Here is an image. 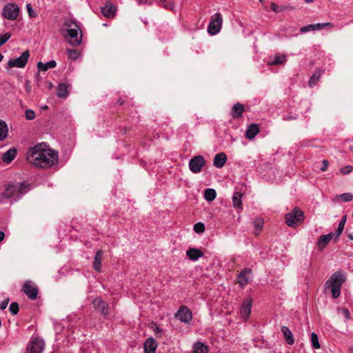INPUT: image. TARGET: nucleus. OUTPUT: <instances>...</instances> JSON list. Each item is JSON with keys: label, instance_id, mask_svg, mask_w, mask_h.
<instances>
[{"label": "nucleus", "instance_id": "f257e3e1", "mask_svg": "<svg viewBox=\"0 0 353 353\" xmlns=\"http://www.w3.org/2000/svg\"><path fill=\"white\" fill-rule=\"evenodd\" d=\"M28 160L37 167L47 168L58 161V154L44 143H38L28 152Z\"/></svg>", "mask_w": 353, "mask_h": 353}, {"label": "nucleus", "instance_id": "f03ea898", "mask_svg": "<svg viewBox=\"0 0 353 353\" xmlns=\"http://www.w3.org/2000/svg\"><path fill=\"white\" fill-rule=\"evenodd\" d=\"M30 184L26 181L8 184L1 193L3 199L17 201L30 190Z\"/></svg>", "mask_w": 353, "mask_h": 353}, {"label": "nucleus", "instance_id": "7ed1b4c3", "mask_svg": "<svg viewBox=\"0 0 353 353\" xmlns=\"http://www.w3.org/2000/svg\"><path fill=\"white\" fill-rule=\"evenodd\" d=\"M67 34L65 35L66 41L72 46H79L82 41V33L78 24L70 19L64 22Z\"/></svg>", "mask_w": 353, "mask_h": 353}, {"label": "nucleus", "instance_id": "20e7f679", "mask_svg": "<svg viewBox=\"0 0 353 353\" xmlns=\"http://www.w3.org/2000/svg\"><path fill=\"white\" fill-rule=\"evenodd\" d=\"M345 279V274L341 271H337L325 282V287L331 290L333 298L336 299L340 296L341 289Z\"/></svg>", "mask_w": 353, "mask_h": 353}, {"label": "nucleus", "instance_id": "39448f33", "mask_svg": "<svg viewBox=\"0 0 353 353\" xmlns=\"http://www.w3.org/2000/svg\"><path fill=\"white\" fill-rule=\"evenodd\" d=\"M285 223L289 227L295 228L304 220L303 212L299 208H295L285 216Z\"/></svg>", "mask_w": 353, "mask_h": 353}, {"label": "nucleus", "instance_id": "423d86ee", "mask_svg": "<svg viewBox=\"0 0 353 353\" xmlns=\"http://www.w3.org/2000/svg\"><path fill=\"white\" fill-rule=\"evenodd\" d=\"M20 12L19 7L14 3L6 4L2 10V16L8 20H15L17 19Z\"/></svg>", "mask_w": 353, "mask_h": 353}, {"label": "nucleus", "instance_id": "0eeeda50", "mask_svg": "<svg viewBox=\"0 0 353 353\" xmlns=\"http://www.w3.org/2000/svg\"><path fill=\"white\" fill-rule=\"evenodd\" d=\"M222 23V17L219 12H216L212 15L208 27V33L211 35L216 34L218 32H219L221 28Z\"/></svg>", "mask_w": 353, "mask_h": 353}, {"label": "nucleus", "instance_id": "6e6552de", "mask_svg": "<svg viewBox=\"0 0 353 353\" xmlns=\"http://www.w3.org/2000/svg\"><path fill=\"white\" fill-rule=\"evenodd\" d=\"M44 346L45 343L42 339L32 338L27 345V353H41Z\"/></svg>", "mask_w": 353, "mask_h": 353}, {"label": "nucleus", "instance_id": "1a4fd4ad", "mask_svg": "<svg viewBox=\"0 0 353 353\" xmlns=\"http://www.w3.org/2000/svg\"><path fill=\"white\" fill-rule=\"evenodd\" d=\"M205 165V160L201 155H197L192 158L189 161V169L194 174L201 171L203 167Z\"/></svg>", "mask_w": 353, "mask_h": 353}, {"label": "nucleus", "instance_id": "9d476101", "mask_svg": "<svg viewBox=\"0 0 353 353\" xmlns=\"http://www.w3.org/2000/svg\"><path fill=\"white\" fill-rule=\"evenodd\" d=\"M30 57L28 50L24 51L19 57L8 61V65L10 68H24Z\"/></svg>", "mask_w": 353, "mask_h": 353}, {"label": "nucleus", "instance_id": "9b49d317", "mask_svg": "<svg viewBox=\"0 0 353 353\" xmlns=\"http://www.w3.org/2000/svg\"><path fill=\"white\" fill-rule=\"evenodd\" d=\"M23 292L30 300H35L38 294V288L32 281H27L23 284Z\"/></svg>", "mask_w": 353, "mask_h": 353}, {"label": "nucleus", "instance_id": "f8f14e48", "mask_svg": "<svg viewBox=\"0 0 353 353\" xmlns=\"http://www.w3.org/2000/svg\"><path fill=\"white\" fill-rule=\"evenodd\" d=\"M175 317L181 322L188 323L192 320V314L191 310L187 306L182 305L175 314Z\"/></svg>", "mask_w": 353, "mask_h": 353}, {"label": "nucleus", "instance_id": "ddd939ff", "mask_svg": "<svg viewBox=\"0 0 353 353\" xmlns=\"http://www.w3.org/2000/svg\"><path fill=\"white\" fill-rule=\"evenodd\" d=\"M95 310L100 312L103 315L106 316L108 314V305L101 298L97 297L92 301Z\"/></svg>", "mask_w": 353, "mask_h": 353}, {"label": "nucleus", "instance_id": "4468645a", "mask_svg": "<svg viewBox=\"0 0 353 353\" xmlns=\"http://www.w3.org/2000/svg\"><path fill=\"white\" fill-rule=\"evenodd\" d=\"M252 305V300L251 298H246L241 307V315L244 319H248L251 312V307Z\"/></svg>", "mask_w": 353, "mask_h": 353}, {"label": "nucleus", "instance_id": "2eb2a0df", "mask_svg": "<svg viewBox=\"0 0 353 353\" xmlns=\"http://www.w3.org/2000/svg\"><path fill=\"white\" fill-rule=\"evenodd\" d=\"M334 237H335V234L332 232L320 236L317 242L319 250L321 251L323 250Z\"/></svg>", "mask_w": 353, "mask_h": 353}, {"label": "nucleus", "instance_id": "dca6fc26", "mask_svg": "<svg viewBox=\"0 0 353 353\" xmlns=\"http://www.w3.org/2000/svg\"><path fill=\"white\" fill-rule=\"evenodd\" d=\"M250 273L251 270L249 268H245L239 274L238 283L242 288L248 283L250 280L248 274Z\"/></svg>", "mask_w": 353, "mask_h": 353}, {"label": "nucleus", "instance_id": "f3484780", "mask_svg": "<svg viewBox=\"0 0 353 353\" xmlns=\"http://www.w3.org/2000/svg\"><path fill=\"white\" fill-rule=\"evenodd\" d=\"M226 161V154L224 152H220L215 155L213 165L218 168H221L225 164Z\"/></svg>", "mask_w": 353, "mask_h": 353}, {"label": "nucleus", "instance_id": "a211bd4d", "mask_svg": "<svg viewBox=\"0 0 353 353\" xmlns=\"http://www.w3.org/2000/svg\"><path fill=\"white\" fill-rule=\"evenodd\" d=\"M157 347V341L152 337L148 338L144 344V350L145 353H155Z\"/></svg>", "mask_w": 353, "mask_h": 353}, {"label": "nucleus", "instance_id": "6ab92c4d", "mask_svg": "<svg viewBox=\"0 0 353 353\" xmlns=\"http://www.w3.org/2000/svg\"><path fill=\"white\" fill-rule=\"evenodd\" d=\"M260 128L259 125L252 123L249 125L245 132V137L247 139L251 140L253 139L255 136L259 132Z\"/></svg>", "mask_w": 353, "mask_h": 353}, {"label": "nucleus", "instance_id": "aec40b11", "mask_svg": "<svg viewBox=\"0 0 353 353\" xmlns=\"http://www.w3.org/2000/svg\"><path fill=\"white\" fill-rule=\"evenodd\" d=\"M17 154L15 148H10L2 154L1 159L4 163H10L16 157Z\"/></svg>", "mask_w": 353, "mask_h": 353}, {"label": "nucleus", "instance_id": "412c9836", "mask_svg": "<svg viewBox=\"0 0 353 353\" xmlns=\"http://www.w3.org/2000/svg\"><path fill=\"white\" fill-rule=\"evenodd\" d=\"M186 255L190 260L195 261H197L200 257L203 256V253L199 249L190 248L187 250Z\"/></svg>", "mask_w": 353, "mask_h": 353}, {"label": "nucleus", "instance_id": "4be33fe9", "mask_svg": "<svg viewBox=\"0 0 353 353\" xmlns=\"http://www.w3.org/2000/svg\"><path fill=\"white\" fill-rule=\"evenodd\" d=\"M116 10L114 4L108 3L101 8V12L106 17H112L116 13Z\"/></svg>", "mask_w": 353, "mask_h": 353}, {"label": "nucleus", "instance_id": "5701e85b", "mask_svg": "<svg viewBox=\"0 0 353 353\" xmlns=\"http://www.w3.org/2000/svg\"><path fill=\"white\" fill-rule=\"evenodd\" d=\"M243 111L244 106L242 104L238 103L233 105L231 114L234 119H237L241 117Z\"/></svg>", "mask_w": 353, "mask_h": 353}, {"label": "nucleus", "instance_id": "b1692460", "mask_svg": "<svg viewBox=\"0 0 353 353\" xmlns=\"http://www.w3.org/2000/svg\"><path fill=\"white\" fill-rule=\"evenodd\" d=\"M102 257H103V252L101 250H98L95 254L94 260L93 262V268L98 272H101Z\"/></svg>", "mask_w": 353, "mask_h": 353}, {"label": "nucleus", "instance_id": "393cba45", "mask_svg": "<svg viewBox=\"0 0 353 353\" xmlns=\"http://www.w3.org/2000/svg\"><path fill=\"white\" fill-rule=\"evenodd\" d=\"M281 331L284 335V338H285L287 343L289 345L294 344V339L292 333L290 331V330L286 326H283L281 327Z\"/></svg>", "mask_w": 353, "mask_h": 353}, {"label": "nucleus", "instance_id": "a878e982", "mask_svg": "<svg viewBox=\"0 0 353 353\" xmlns=\"http://www.w3.org/2000/svg\"><path fill=\"white\" fill-rule=\"evenodd\" d=\"M243 194L239 192H235L232 196L233 206L237 210L242 209L241 198Z\"/></svg>", "mask_w": 353, "mask_h": 353}, {"label": "nucleus", "instance_id": "bb28decb", "mask_svg": "<svg viewBox=\"0 0 353 353\" xmlns=\"http://www.w3.org/2000/svg\"><path fill=\"white\" fill-rule=\"evenodd\" d=\"M57 63L55 61L52 60L46 63L39 62L37 63V68L39 71H46L48 69L54 68L56 67Z\"/></svg>", "mask_w": 353, "mask_h": 353}, {"label": "nucleus", "instance_id": "cd10ccee", "mask_svg": "<svg viewBox=\"0 0 353 353\" xmlns=\"http://www.w3.org/2000/svg\"><path fill=\"white\" fill-rule=\"evenodd\" d=\"M323 72V71H322L320 69H316L315 70L314 73L310 77V79H309V81H308V85L310 88H312L313 86H314L316 84V83L319 80L321 75Z\"/></svg>", "mask_w": 353, "mask_h": 353}, {"label": "nucleus", "instance_id": "c85d7f7f", "mask_svg": "<svg viewBox=\"0 0 353 353\" xmlns=\"http://www.w3.org/2000/svg\"><path fill=\"white\" fill-rule=\"evenodd\" d=\"M8 134V128L6 123L0 119V141L4 140Z\"/></svg>", "mask_w": 353, "mask_h": 353}, {"label": "nucleus", "instance_id": "c756f323", "mask_svg": "<svg viewBox=\"0 0 353 353\" xmlns=\"http://www.w3.org/2000/svg\"><path fill=\"white\" fill-rule=\"evenodd\" d=\"M193 350L194 353H208V348L203 343L196 342L194 346Z\"/></svg>", "mask_w": 353, "mask_h": 353}, {"label": "nucleus", "instance_id": "7c9ffc66", "mask_svg": "<svg viewBox=\"0 0 353 353\" xmlns=\"http://www.w3.org/2000/svg\"><path fill=\"white\" fill-rule=\"evenodd\" d=\"M68 85L65 83H59L57 88V96L59 97H66L68 92Z\"/></svg>", "mask_w": 353, "mask_h": 353}, {"label": "nucleus", "instance_id": "2f4dec72", "mask_svg": "<svg viewBox=\"0 0 353 353\" xmlns=\"http://www.w3.org/2000/svg\"><path fill=\"white\" fill-rule=\"evenodd\" d=\"M216 196V191L212 188L206 189L204 193V198L208 201H212Z\"/></svg>", "mask_w": 353, "mask_h": 353}, {"label": "nucleus", "instance_id": "473e14b6", "mask_svg": "<svg viewBox=\"0 0 353 353\" xmlns=\"http://www.w3.org/2000/svg\"><path fill=\"white\" fill-rule=\"evenodd\" d=\"M347 216L344 215L338 225L337 230L335 233V239H337L343 231L345 224L346 222Z\"/></svg>", "mask_w": 353, "mask_h": 353}, {"label": "nucleus", "instance_id": "72a5a7b5", "mask_svg": "<svg viewBox=\"0 0 353 353\" xmlns=\"http://www.w3.org/2000/svg\"><path fill=\"white\" fill-rule=\"evenodd\" d=\"M286 61L285 55H278L276 56L272 60L269 62V64L271 65H277L281 63H283Z\"/></svg>", "mask_w": 353, "mask_h": 353}, {"label": "nucleus", "instance_id": "f704fd0d", "mask_svg": "<svg viewBox=\"0 0 353 353\" xmlns=\"http://www.w3.org/2000/svg\"><path fill=\"white\" fill-rule=\"evenodd\" d=\"M335 198L336 199H341L344 202H347L352 200L353 194L352 193H343L336 195Z\"/></svg>", "mask_w": 353, "mask_h": 353}, {"label": "nucleus", "instance_id": "c9c22d12", "mask_svg": "<svg viewBox=\"0 0 353 353\" xmlns=\"http://www.w3.org/2000/svg\"><path fill=\"white\" fill-rule=\"evenodd\" d=\"M254 225L256 228L254 233L256 235H258L263 226V221L261 219H257L254 221Z\"/></svg>", "mask_w": 353, "mask_h": 353}, {"label": "nucleus", "instance_id": "e433bc0d", "mask_svg": "<svg viewBox=\"0 0 353 353\" xmlns=\"http://www.w3.org/2000/svg\"><path fill=\"white\" fill-rule=\"evenodd\" d=\"M311 342L312 347L314 348L319 349L321 347V345L319 342L318 336L314 332H312L311 334Z\"/></svg>", "mask_w": 353, "mask_h": 353}, {"label": "nucleus", "instance_id": "4c0bfd02", "mask_svg": "<svg viewBox=\"0 0 353 353\" xmlns=\"http://www.w3.org/2000/svg\"><path fill=\"white\" fill-rule=\"evenodd\" d=\"M68 57L72 60H76L79 56V52L77 50L68 49L67 50Z\"/></svg>", "mask_w": 353, "mask_h": 353}, {"label": "nucleus", "instance_id": "58836bf2", "mask_svg": "<svg viewBox=\"0 0 353 353\" xmlns=\"http://www.w3.org/2000/svg\"><path fill=\"white\" fill-rule=\"evenodd\" d=\"M194 230L198 234H201L205 231V225L203 223L199 222L194 224Z\"/></svg>", "mask_w": 353, "mask_h": 353}, {"label": "nucleus", "instance_id": "ea45409f", "mask_svg": "<svg viewBox=\"0 0 353 353\" xmlns=\"http://www.w3.org/2000/svg\"><path fill=\"white\" fill-rule=\"evenodd\" d=\"M26 7L30 17L35 18L37 17V13L34 10L30 3H27Z\"/></svg>", "mask_w": 353, "mask_h": 353}, {"label": "nucleus", "instance_id": "a19ab883", "mask_svg": "<svg viewBox=\"0 0 353 353\" xmlns=\"http://www.w3.org/2000/svg\"><path fill=\"white\" fill-rule=\"evenodd\" d=\"M11 34L9 32L5 33L3 34H0V47L4 45L10 38Z\"/></svg>", "mask_w": 353, "mask_h": 353}, {"label": "nucleus", "instance_id": "79ce46f5", "mask_svg": "<svg viewBox=\"0 0 353 353\" xmlns=\"http://www.w3.org/2000/svg\"><path fill=\"white\" fill-rule=\"evenodd\" d=\"M9 310L13 315H16L19 310L18 303L16 302L12 303L9 307Z\"/></svg>", "mask_w": 353, "mask_h": 353}, {"label": "nucleus", "instance_id": "37998d69", "mask_svg": "<svg viewBox=\"0 0 353 353\" xmlns=\"http://www.w3.org/2000/svg\"><path fill=\"white\" fill-rule=\"evenodd\" d=\"M314 27V30H319L322 29L323 28L332 26L330 23H319L316 24H312Z\"/></svg>", "mask_w": 353, "mask_h": 353}, {"label": "nucleus", "instance_id": "c03bdc74", "mask_svg": "<svg viewBox=\"0 0 353 353\" xmlns=\"http://www.w3.org/2000/svg\"><path fill=\"white\" fill-rule=\"evenodd\" d=\"M35 117L34 112L32 110H26V118L28 120H32Z\"/></svg>", "mask_w": 353, "mask_h": 353}, {"label": "nucleus", "instance_id": "a18cd8bd", "mask_svg": "<svg viewBox=\"0 0 353 353\" xmlns=\"http://www.w3.org/2000/svg\"><path fill=\"white\" fill-rule=\"evenodd\" d=\"M352 170V166L351 165H347L344 168H341L340 171L343 174H347L350 173Z\"/></svg>", "mask_w": 353, "mask_h": 353}, {"label": "nucleus", "instance_id": "49530a36", "mask_svg": "<svg viewBox=\"0 0 353 353\" xmlns=\"http://www.w3.org/2000/svg\"><path fill=\"white\" fill-rule=\"evenodd\" d=\"M314 30V27L312 24H310L305 26H303L301 28V32L303 33L307 32L309 31Z\"/></svg>", "mask_w": 353, "mask_h": 353}, {"label": "nucleus", "instance_id": "de8ad7c7", "mask_svg": "<svg viewBox=\"0 0 353 353\" xmlns=\"http://www.w3.org/2000/svg\"><path fill=\"white\" fill-rule=\"evenodd\" d=\"M152 328L154 332H155L157 337H160L163 332L162 329L156 325H154V327H152Z\"/></svg>", "mask_w": 353, "mask_h": 353}, {"label": "nucleus", "instance_id": "09e8293b", "mask_svg": "<svg viewBox=\"0 0 353 353\" xmlns=\"http://www.w3.org/2000/svg\"><path fill=\"white\" fill-rule=\"evenodd\" d=\"M329 165V162L327 160H323L322 161V167L320 168V170L322 171V172H325L327 170V167Z\"/></svg>", "mask_w": 353, "mask_h": 353}, {"label": "nucleus", "instance_id": "8fccbe9b", "mask_svg": "<svg viewBox=\"0 0 353 353\" xmlns=\"http://www.w3.org/2000/svg\"><path fill=\"white\" fill-rule=\"evenodd\" d=\"M8 303H9V299H5L0 304V309L2 310H5L7 307Z\"/></svg>", "mask_w": 353, "mask_h": 353}, {"label": "nucleus", "instance_id": "3c124183", "mask_svg": "<svg viewBox=\"0 0 353 353\" xmlns=\"http://www.w3.org/2000/svg\"><path fill=\"white\" fill-rule=\"evenodd\" d=\"M163 7L166 9H170V10H172L173 8V5L171 3H163Z\"/></svg>", "mask_w": 353, "mask_h": 353}, {"label": "nucleus", "instance_id": "603ef678", "mask_svg": "<svg viewBox=\"0 0 353 353\" xmlns=\"http://www.w3.org/2000/svg\"><path fill=\"white\" fill-rule=\"evenodd\" d=\"M277 8H278V6H277V5H276V4H275V3H272V4H271V9H272V10H274V12H279V10H278Z\"/></svg>", "mask_w": 353, "mask_h": 353}, {"label": "nucleus", "instance_id": "864d4df0", "mask_svg": "<svg viewBox=\"0 0 353 353\" xmlns=\"http://www.w3.org/2000/svg\"><path fill=\"white\" fill-rule=\"evenodd\" d=\"M5 237V234L3 232L0 231V242L3 240Z\"/></svg>", "mask_w": 353, "mask_h": 353}, {"label": "nucleus", "instance_id": "5fc2aeb1", "mask_svg": "<svg viewBox=\"0 0 353 353\" xmlns=\"http://www.w3.org/2000/svg\"><path fill=\"white\" fill-rule=\"evenodd\" d=\"M344 314H345V316L347 318H348V317H349V316H350V312H349V311H348L347 310H344Z\"/></svg>", "mask_w": 353, "mask_h": 353}, {"label": "nucleus", "instance_id": "6e6d98bb", "mask_svg": "<svg viewBox=\"0 0 353 353\" xmlns=\"http://www.w3.org/2000/svg\"><path fill=\"white\" fill-rule=\"evenodd\" d=\"M305 3H312L313 2L314 0H304Z\"/></svg>", "mask_w": 353, "mask_h": 353}, {"label": "nucleus", "instance_id": "4d7b16f0", "mask_svg": "<svg viewBox=\"0 0 353 353\" xmlns=\"http://www.w3.org/2000/svg\"><path fill=\"white\" fill-rule=\"evenodd\" d=\"M3 56L0 53V62L3 60Z\"/></svg>", "mask_w": 353, "mask_h": 353}, {"label": "nucleus", "instance_id": "13d9d810", "mask_svg": "<svg viewBox=\"0 0 353 353\" xmlns=\"http://www.w3.org/2000/svg\"><path fill=\"white\" fill-rule=\"evenodd\" d=\"M350 150L353 153V145L350 148Z\"/></svg>", "mask_w": 353, "mask_h": 353}, {"label": "nucleus", "instance_id": "bf43d9fd", "mask_svg": "<svg viewBox=\"0 0 353 353\" xmlns=\"http://www.w3.org/2000/svg\"><path fill=\"white\" fill-rule=\"evenodd\" d=\"M349 237H350L351 239H352V238H353V236H351V235H350V236H349Z\"/></svg>", "mask_w": 353, "mask_h": 353}, {"label": "nucleus", "instance_id": "052dcab7", "mask_svg": "<svg viewBox=\"0 0 353 353\" xmlns=\"http://www.w3.org/2000/svg\"><path fill=\"white\" fill-rule=\"evenodd\" d=\"M161 1H164V2H165L166 0H161Z\"/></svg>", "mask_w": 353, "mask_h": 353}, {"label": "nucleus", "instance_id": "680f3d73", "mask_svg": "<svg viewBox=\"0 0 353 353\" xmlns=\"http://www.w3.org/2000/svg\"><path fill=\"white\" fill-rule=\"evenodd\" d=\"M261 2H263V0H259Z\"/></svg>", "mask_w": 353, "mask_h": 353}, {"label": "nucleus", "instance_id": "e2e57ef3", "mask_svg": "<svg viewBox=\"0 0 353 353\" xmlns=\"http://www.w3.org/2000/svg\"><path fill=\"white\" fill-rule=\"evenodd\" d=\"M352 239H353V237H352Z\"/></svg>", "mask_w": 353, "mask_h": 353}]
</instances>
